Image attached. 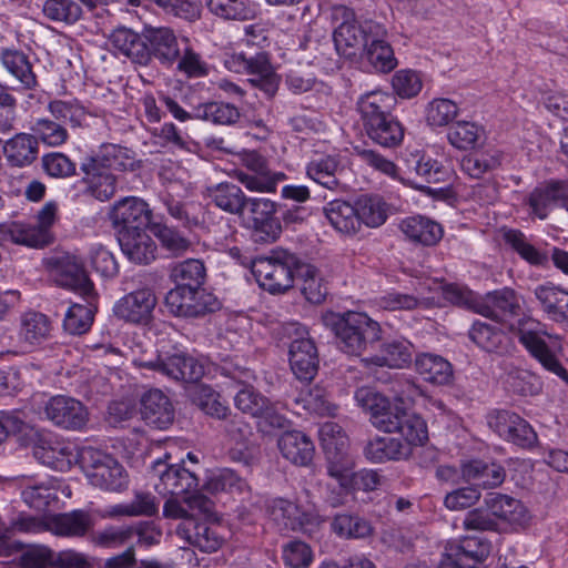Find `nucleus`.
Returning a JSON list of instances; mask_svg holds the SVG:
<instances>
[{"label": "nucleus", "mask_w": 568, "mask_h": 568, "mask_svg": "<svg viewBox=\"0 0 568 568\" xmlns=\"http://www.w3.org/2000/svg\"><path fill=\"white\" fill-rule=\"evenodd\" d=\"M394 104V95L382 91L366 93L357 102L367 136L383 148H396L404 139V128L392 114Z\"/></svg>", "instance_id": "f257e3e1"}, {"label": "nucleus", "mask_w": 568, "mask_h": 568, "mask_svg": "<svg viewBox=\"0 0 568 568\" xmlns=\"http://www.w3.org/2000/svg\"><path fill=\"white\" fill-rule=\"evenodd\" d=\"M324 324L336 337L338 348L349 355H361L381 339V326L364 313H327Z\"/></svg>", "instance_id": "f03ea898"}, {"label": "nucleus", "mask_w": 568, "mask_h": 568, "mask_svg": "<svg viewBox=\"0 0 568 568\" xmlns=\"http://www.w3.org/2000/svg\"><path fill=\"white\" fill-rule=\"evenodd\" d=\"M302 258L284 250L274 248L268 255H261L252 261V274L260 286L272 293H285L293 287Z\"/></svg>", "instance_id": "7ed1b4c3"}, {"label": "nucleus", "mask_w": 568, "mask_h": 568, "mask_svg": "<svg viewBox=\"0 0 568 568\" xmlns=\"http://www.w3.org/2000/svg\"><path fill=\"white\" fill-rule=\"evenodd\" d=\"M79 463L90 483L108 491H121L128 486V474L112 456L94 448H83Z\"/></svg>", "instance_id": "20e7f679"}, {"label": "nucleus", "mask_w": 568, "mask_h": 568, "mask_svg": "<svg viewBox=\"0 0 568 568\" xmlns=\"http://www.w3.org/2000/svg\"><path fill=\"white\" fill-rule=\"evenodd\" d=\"M383 24L365 20L364 22L344 21L334 31L333 39L337 52L346 59L359 58L371 38L386 37Z\"/></svg>", "instance_id": "39448f33"}, {"label": "nucleus", "mask_w": 568, "mask_h": 568, "mask_svg": "<svg viewBox=\"0 0 568 568\" xmlns=\"http://www.w3.org/2000/svg\"><path fill=\"white\" fill-rule=\"evenodd\" d=\"M277 204L266 197L254 196L246 197L243 205V214H240L253 229L255 241L275 242L282 226L280 220L275 216Z\"/></svg>", "instance_id": "423d86ee"}, {"label": "nucleus", "mask_w": 568, "mask_h": 568, "mask_svg": "<svg viewBox=\"0 0 568 568\" xmlns=\"http://www.w3.org/2000/svg\"><path fill=\"white\" fill-rule=\"evenodd\" d=\"M286 334L296 337L290 344V365L294 375L303 382H311L318 369V354L315 343L306 337L307 332L298 324L292 323L285 326Z\"/></svg>", "instance_id": "0eeeda50"}, {"label": "nucleus", "mask_w": 568, "mask_h": 568, "mask_svg": "<svg viewBox=\"0 0 568 568\" xmlns=\"http://www.w3.org/2000/svg\"><path fill=\"white\" fill-rule=\"evenodd\" d=\"M170 313L179 317H200L220 308V302L204 288L174 287L165 296Z\"/></svg>", "instance_id": "6e6552de"}, {"label": "nucleus", "mask_w": 568, "mask_h": 568, "mask_svg": "<svg viewBox=\"0 0 568 568\" xmlns=\"http://www.w3.org/2000/svg\"><path fill=\"white\" fill-rule=\"evenodd\" d=\"M225 64L232 71L246 72L252 75L250 82L262 89L267 95L272 97L277 91L280 80L265 52L250 57L243 52L234 53L225 61Z\"/></svg>", "instance_id": "1a4fd4ad"}, {"label": "nucleus", "mask_w": 568, "mask_h": 568, "mask_svg": "<svg viewBox=\"0 0 568 568\" xmlns=\"http://www.w3.org/2000/svg\"><path fill=\"white\" fill-rule=\"evenodd\" d=\"M44 418L54 426L72 432L85 428L89 410L82 402L70 396H52L43 406Z\"/></svg>", "instance_id": "9d476101"}, {"label": "nucleus", "mask_w": 568, "mask_h": 568, "mask_svg": "<svg viewBox=\"0 0 568 568\" xmlns=\"http://www.w3.org/2000/svg\"><path fill=\"white\" fill-rule=\"evenodd\" d=\"M488 424L501 438L520 448L530 449L538 443L534 428L514 412L497 410L489 416Z\"/></svg>", "instance_id": "9b49d317"}, {"label": "nucleus", "mask_w": 568, "mask_h": 568, "mask_svg": "<svg viewBox=\"0 0 568 568\" xmlns=\"http://www.w3.org/2000/svg\"><path fill=\"white\" fill-rule=\"evenodd\" d=\"M110 219L118 232H138L152 230V210L149 204L139 197L129 196L118 201L111 212Z\"/></svg>", "instance_id": "f8f14e48"}, {"label": "nucleus", "mask_w": 568, "mask_h": 568, "mask_svg": "<svg viewBox=\"0 0 568 568\" xmlns=\"http://www.w3.org/2000/svg\"><path fill=\"white\" fill-rule=\"evenodd\" d=\"M490 554V544L477 537H465L449 544L439 568H478Z\"/></svg>", "instance_id": "ddd939ff"}, {"label": "nucleus", "mask_w": 568, "mask_h": 568, "mask_svg": "<svg viewBox=\"0 0 568 568\" xmlns=\"http://www.w3.org/2000/svg\"><path fill=\"white\" fill-rule=\"evenodd\" d=\"M244 166L251 172H239L237 179L246 189L257 192H274L284 173H272L266 159L256 151L246 152L242 158Z\"/></svg>", "instance_id": "4468645a"}, {"label": "nucleus", "mask_w": 568, "mask_h": 568, "mask_svg": "<svg viewBox=\"0 0 568 568\" xmlns=\"http://www.w3.org/2000/svg\"><path fill=\"white\" fill-rule=\"evenodd\" d=\"M54 282L83 296L85 301L95 300L93 283L81 262L74 256H64L55 262L53 270Z\"/></svg>", "instance_id": "2eb2a0df"}, {"label": "nucleus", "mask_w": 568, "mask_h": 568, "mask_svg": "<svg viewBox=\"0 0 568 568\" xmlns=\"http://www.w3.org/2000/svg\"><path fill=\"white\" fill-rule=\"evenodd\" d=\"M156 305L155 294L151 288H140L121 297L114 305V315L134 324H148Z\"/></svg>", "instance_id": "dca6fc26"}, {"label": "nucleus", "mask_w": 568, "mask_h": 568, "mask_svg": "<svg viewBox=\"0 0 568 568\" xmlns=\"http://www.w3.org/2000/svg\"><path fill=\"white\" fill-rule=\"evenodd\" d=\"M176 535L190 546L206 554L217 551L224 544V537L221 535L219 526L210 525L197 518L186 519L179 524Z\"/></svg>", "instance_id": "f3484780"}, {"label": "nucleus", "mask_w": 568, "mask_h": 568, "mask_svg": "<svg viewBox=\"0 0 568 568\" xmlns=\"http://www.w3.org/2000/svg\"><path fill=\"white\" fill-rule=\"evenodd\" d=\"M154 471L160 477V481L155 485V489L163 495L184 497L199 485L195 474L180 465L168 466L164 462L158 460L154 464Z\"/></svg>", "instance_id": "a211bd4d"}, {"label": "nucleus", "mask_w": 568, "mask_h": 568, "mask_svg": "<svg viewBox=\"0 0 568 568\" xmlns=\"http://www.w3.org/2000/svg\"><path fill=\"white\" fill-rule=\"evenodd\" d=\"M109 41L119 54L128 58L132 63L144 67L150 64L146 28L141 34L130 28L119 27L111 32Z\"/></svg>", "instance_id": "6ab92c4d"}, {"label": "nucleus", "mask_w": 568, "mask_h": 568, "mask_svg": "<svg viewBox=\"0 0 568 568\" xmlns=\"http://www.w3.org/2000/svg\"><path fill=\"white\" fill-rule=\"evenodd\" d=\"M80 170L83 173L84 193L102 202L110 200L115 194L116 178L103 164L87 156L80 164Z\"/></svg>", "instance_id": "aec40b11"}, {"label": "nucleus", "mask_w": 568, "mask_h": 568, "mask_svg": "<svg viewBox=\"0 0 568 568\" xmlns=\"http://www.w3.org/2000/svg\"><path fill=\"white\" fill-rule=\"evenodd\" d=\"M0 61L10 77L12 89L33 90L38 87L37 74L27 53L18 49H2Z\"/></svg>", "instance_id": "412c9836"}, {"label": "nucleus", "mask_w": 568, "mask_h": 568, "mask_svg": "<svg viewBox=\"0 0 568 568\" xmlns=\"http://www.w3.org/2000/svg\"><path fill=\"white\" fill-rule=\"evenodd\" d=\"M518 339L528 353L548 372L568 383V372L538 331L528 327L518 329Z\"/></svg>", "instance_id": "4be33fe9"}, {"label": "nucleus", "mask_w": 568, "mask_h": 568, "mask_svg": "<svg viewBox=\"0 0 568 568\" xmlns=\"http://www.w3.org/2000/svg\"><path fill=\"white\" fill-rule=\"evenodd\" d=\"M474 311L497 322H504L519 314V298L514 290L505 287L490 292L484 298L478 300L474 304Z\"/></svg>", "instance_id": "5701e85b"}, {"label": "nucleus", "mask_w": 568, "mask_h": 568, "mask_svg": "<svg viewBox=\"0 0 568 568\" xmlns=\"http://www.w3.org/2000/svg\"><path fill=\"white\" fill-rule=\"evenodd\" d=\"M141 416L148 425L166 429L174 422L175 410L162 390L151 389L141 398Z\"/></svg>", "instance_id": "b1692460"}, {"label": "nucleus", "mask_w": 568, "mask_h": 568, "mask_svg": "<svg viewBox=\"0 0 568 568\" xmlns=\"http://www.w3.org/2000/svg\"><path fill=\"white\" fill-rule=\"evenodd\" d=\"M146 31L150 62L152 58H155L162 65H173L181 54V48L175 32L168 27H149Z\"/></svg>", "instance_id": "393cba45"}, {"label": "nucleus", "mask_w": 568, "mask_h": 568, "mask_svg": "<svg viewBox=\"0 0 568 568\" xmlns=\"http://www.w3.org/2000/svg\"><path fill=\"white\" fill-rule=\"evenodd\" d=\"M529 205L539 219L544 220L548 211L559 206L568 210V182L550 181L535 189L529 195Z\"/></svg>", "instance_id": "a878e982"}, {"label": "nucleus", "mask_w": 568, "mask_h": 568, "mask_svg": "<svg viewBox=\"0 0 568 568\" xmlns=\"http://www.w3.org/2000/svg\"><path fill=\"white\" fill-rule=\"evenodd\" d=\"M2 151L9 166L21 169L38 159L39 142L33 134L17 133L4 142Z\"/></svg>", "instance_id": "bb28decb"}, {"label": "nucleus", "mask_w": 568, "mask_h": 568, "mask_svg": "<svg viewBox=\"0 0 568 568\" xmlns=\"http://www.w3.org/2000/svg\"><path fill=\"white\" fill-rule=\"evenodd\" d=\"M122 252L136 264H149L155 260L156 245L146 230L135 232H118Z\"/></svg>", "instance_id": "cd10ccee"}, {"label": "nucleus", "mask_w": 568, "mask_h": 568, "mask_svg": "<svg viewBox=\"0 0 568 568\" xmlns=\"http://www.w3.org/2000/svg\"><path fill=\"white\" fill-rule=\"evenodd\" d=\"M534 295L542 312L556 323L568 322V292L550 283L538 285Z\"/></svg>", "instance_id": "c85d7f7f"}, {"label": "nucleus", "mask_w": 568, "mask_h": 568, "mask_svg": "<svg viewBox=\"0 0 568 568\" xmlns=\"http://www.w3.org/2000/svg\"><path fill=\"white\" fill-rule=\"evenodd\" d=\"M162 375L173 381L197 383L204 376V366L185 353L165 354Z\"/></svg>", "instance_id": "c756f323"}, {"label": "nucleus", "mask_w": 568, "mask_h": 568, "mask_svg": "<svg viewBox=\"0 0 568 568\" xmlns=\"http://www.w3.org/2000/svg\"><path fill=\"white\" fill-rule=\"evenodd\" d=\"M322 447L328 462V475L335 478L338 485H347L349 481L347 469L353 467V460L348 456L347 435L344 433Z\"/></svg>", "instance_id": "7c9ffc66"}, {"label": "nucleus", "mask_w": 568, "mask_h": 568, "mask_svg": "<svg viewBox=\"0 0 568 568\" xmlns=\"http://www.w3.org/2000/svg\"><path fill=\"white\" fill-rule=\"evenodd\" d=\"M399 229L409 241L424 246L436 245L444 234L440 224L422 215L406 217Z\"/></svg>", "instance_id": "2f4dec72"}, {"label": "nucleus", "mask_w": 568, "mask_h": 568, "mask_svg": "<svg viewBox=\"0 0 568 568\" xmlns=\"http://www.w3.org/2000/svg\"><path fill=\"white\" fill-rule=\"evenodd\" d=\"M485 505L491 509L498 525L500 523L520 525L527 519V509L524 504L510 496L489 493L485 497Z\"/></svg>", "instance_id": "473e14b6"}, {"label": "nucleus", "mask_w": 568, "mask_h": 568, "mask_svg": "<svg viewBox=\"0 0 568 568\" xmlns=\"http://www.w3.org/2000/svg\"><path fill=\"white\" fill-rule=\"evenodd\" d=\"M277 445L283 457L298 466L308 465L315 453L313 442L298 430L284 433Z\"/></svg>", "instance_id": "72a5a7b5"}, {"label": "nucleus", "mask_w": 568, "mask_h": 568, "mask_svg": "<svg viewBox=\"0 0 568 568\" xmlns=\"http://www.w3.org/2000/svg\"><path fill=\"white\" fill-rule=\"evenodd\" d=\"M469 338L480 348L498 355L508 354L511 348V339L501 329L486 323L476 322L469 329Z\"/></svg>", "instance_id": "f704fd0d"}, {"label": "nucleus", "mask_w": 568, "mask_h": 568, "mask_svg": "<svg viewBox=\"0 0 568 568\" xmlns=\"http://www.w3.org/2000/svg\"><path fill=\"white\" fill-rule=\"evenodd\" d=\"M415 369L424 381L435 385H447L453 379V366L440 355L432 353L417 355Z\"/></svg>", "instance_id": "c9c22d12"}, {"label": "nucleus", "mask_w": 568, "mask_h": 568, "mask_svg": "<svg viewBox=\"0 0 568 568\" xmlns=\"http://www.w3.org/2000/svg\"><path fill=\"white\" fill-rule=\"evenodd\" d=\"M464 481H475L478 487L494 488L501 485L506 477L503 466L483 460H470L463 464Z\"/></svg>", "instance_id": "e433bc0d"}, {"label": "nucleus", "mask_w": 568, "mask_h": 568, "mask_svg": "<svg viewBox=\"0 0 568 568\" xmlns=\"http://www.w3.org/2000/svg\"><path fill=\"white\" fill-rule=\"evenodd\" d=\"M91 526V516L83 510L59 514L47 521L48 530L57 536L63 537H82Z\"/></svg>", "instance_id": "4c0bfd02"}, {"label": "nucleus", "mask_w": 568, "mask_h": 568, "mask_svg": "<svg viewBox=\"0 0 568 568\" xmlns=\"http://www.w3.org/2000/svg\"><path fill=\"white\" fill-rule=\"evenodd\" d=\"M364 454L373 463H383L406 459L410 456L412 449L397 438L377 436L367 443Z\"/></svg>", "instance_id": "58836bf2"}, {"label": "nucleus", "mask_w": 568, "mask_h": 568, "mask_svg": "<svg viewBox=\"0 0 568 568\" xmlns=\"http://www.w3.org/2000/svg\"><path fill=\"white\" fill-rule=\"evenodd\" d=\"M384 38H371L359 59L362 63H367L374 71L388 73L396 68L397 59L393 48Z\"/></svg>", "instance_id": "ea45409f"}, {"label": "nucleus", "mask_w": 568, "mask_h": 568, "mask_svg": "<svg viewBox=\"0 0 568 568\" xmlns=\"http://www.w3.org/2000/svg\"><path fill=\"white\" fill-rule=\"evenodd\" d=\"M207 196L220 210L240 215L243 214V205L246 195L242 189L231 182H221L206 189Z\"/></svg>", "instance_id": "a19ab883"}, {"label": "nucleus", "mask_w": 568, "mask_h": 568, "mask_svg": "<svg viewBox=\"0 0 568 568\" xmlns=\"http://www.w3.org/2000/svg\"><path fill=\"white\" fill-rule=\"evenodd\" d=\"M324 213L332 226L344 234H355L359 229L356 204L334 200L326 204Z\"/></svg>", "instance_id": "79ce46f5"}, {"label": "nucleus", "mask_w": 568, "mask_h": 568, "mask_svg": "<svg viewBox=\"0 0 568 568\" xmlns=\"http://www.w3.org/2000/svg\"><path fill=\"white\" fill-rule=\"evenodd\" d=\"M90 156L100 164H103L110 172L135 171L140 168L139 161L134 158V153L128 148L116 144H103L98 153Z\"/></svg>", "instance_id": "37998d69"}, {"label": "nucleus", "mask_w": 568, "mask_h": 568, "mask_svg": "<svg viewBox=\"0 0 568 568\" xmlns=\"http://www.w3.org/2000/svg\"><path fill=\"white\" fill-rule=\"evenodd\" d=\"M296 276L301 280V293L312 304L325 301L328 288L321 272L312 264L302 261Z\"/></svg>", "instance_id": "c03bdc74"}, {"label": "nucleus", "mask_w": 568, "mask_h": 568, "mask_svg": "<svg viewBox=\"0 0 568 568\" xmlns=\"http://www.w3.org/2000/svg\"><path fill=\"white\" fill-rule=\"evenodd\" d=\"M331 527L338 537L346 539H364L374 534L371 521L354 514H336Z\"/></svg>", "instance_id": "a18cd8bd"}, {"label": "nucleus", "mask_w": 568, "mask_h": 568, "mask_svg": "<svg viewBox=\"0 0 568 568\" xmlns=\"http://www.w3.org/2000/svg\"><path fill=\"white\" fill-rule=\"evenodd\" d=\"M342 172L339 161L332 155L311 161L306 169V173L312 180L328 190H335L339 186Z\"/></svg>", "instance_id": "49530a36"}, {"label": "nucleus", "mask_w": 568, "mask_h": 568, "mask_svg": "<svg viewBox=\"0 0 568 568\" xmlns=\"http://www.w3.org/2000/svg\"><path fill=\"white\" fill-rule=\"evenodd\" d=\"M206 271L202 261L190 258L175 264L170 272L175 287L202 288Z\"/></svg>", "instance_id": "de8ad7c7"}, {"label": "nucleus", "mask_w": 568, "mask_h": 568, "mask_svg": "<svg viewBox=\"0 0 568 568\" xmlns=\"http://www.w3.org/2000/svg\"><path fill=\"white\" fill-rule=\"evenodd\" d=\"M371 361L377 366H388L393 368H402L412 361V345L407 341H390L384 343L381 354L373 356Z\"/></svg>", "instance_id": "09e8293b"}, {"label": "nucleus", "mask_w": 568, "mask_h": 568, "mask_svg": "<svg viewBox=\"0 0 568 568\" xmlns=\"http://www.w3.org/2000/svg\"><path fill=\"white\" fill-rule=\"evenodd\" d=\"M207 9L224 20L245 21L255 17V9L248 0H206Z\"/></svg>", "instance_id": "8fccbe9b"}, {"label": "nucleus", "mask_w": 568, "mask_h": 568, "mask_svg": "<svg viewBox=\"0 0 568 568\" xmlns=\"http://www.w3.org/2000/svg\"><path fill=\"white\" fill-rule=\"evenodd\" d=\"M356 207L359 226L364 223L369 227H377L387 219V204L378 195H361Z\"/></svg>", "instance_id": "3c124183"}, {"label": "nucleus", "mask_w": 568, "mask_h": 568, "mask_svg": "<svg viewBox=\"0 0 568 568\" xmlns=\"http://www.w3.org/2000/svg\"><path fill=\"white\" fill-rule=\"evenodd\" d=\"M501 164V153L497 150L476 152L464 156L462 169L474 179H480L485 173L498 169Z\"/></svg>", "instance_id": "603ef678"}, {"label": "nucleus", "mask_w": 568, "mask_h": 568, "mask_svg": "<svg viewBox=\"0 0 568 568\" xmlns=\"http://www.w3.org/2000/svg\"><path fill=\"white\" fill-rule=\"evenodd\" d=\"M130 351L132 363L136 367L145 368L162 375L165 354L160 353L150 341H136L133 343Z\"/></svg>", "instance_id": "864d4df0"}, {"label": "nucleus", "mask_w": 568, "mask_h": 568, "mask_svg": "<svg viewBox=\"0 0 568 568\" xmlns=\"http://www.w3.org/2000/svg\"><path fill=\"white\" fill-rule=\"evenodd\" d=\"M42 13L50 21L73 24L80 20L82 9L74 0H44Z\"/></svg>", "instance_id": "5fc2aeb1"}, {"label": "nucleus", "mask_w": 568, "mask_h": 568, "mask_svg": "<svg viewBox=\"0 0 568 568\" xmlns=\"http://www.w3.org/2000/svg\"><path fill=\"white\" fill-rule=\"evenodd\" d=\"M9 241L27 246L39 245L45 242V233L20 223L0 224V245Z\"/></svg>", "instance_id": "6e6d98bb"}, {"label": "nucleus", "mask_w": 568, "mask_h": 568, "mask_svg": "<svg viewBox=\"0 0 568 568\" xmlns=\"http://www.w3.org/2000/svg\"><path fill=\"white\" fill-rule=\"evenodd\" d=\"M395 433L399 434L405 442L403 444L412 446L423 445L428 439V430L425 420L415 413H406L402 415L398 428Z\"/></svg>", "instance_id": "4d7b16f0"}, {"label": "nucleus", "mask_w": 568, "mask_h": 568, "mask_svg": "<svg viewBox=\"0 0 568 568\" xmlns=\"http://www.w3.org/2000/svg\"><path fill=\"white\" fill-rule=\"evenodd\" d=\"M22 498L37 510H45L51 503L58 500L57 489L52 480L27 485L22 490Z\"/></svg>", "instance_id": "13d9d810"}, {"label": "nucleus", "mask_w": 568, "mask_h": 568, "mask_svg": "<svg viewBox=\"0 0 568 568\" xmlns=\"http://www.w3.org/2000/svg\"><path fill=\"white\" fill-rule=\"evenodd\" d=\"M195 118L211 121L215 124L231 125L240 119V111L230 103L209 102L197 108Z\"/></svg>", "instance_id": "bf43d9fd"}, {"label": "nucleus", "mask_w": 568, "mask_h": 568, "mask_svg": "<svg viewBox=\"0 0 568 568\" xmlns=\"http://www.w3.org/2000/svg\"><path fill=\"white\" fill-rule=\"evenodd\" d=\"M505 242L525 261L534 265H541L547 256L536 248L519 230H508L504 233Z\"/></svg>", "instance_id": "052dcab7"}, {"label": "nucleus", "mask_w": 568, "mask_h": 568, "mask_svg": "<svg viewBox=\"0 0 568 568\" xmlns=\"http://www.w3.org/2000/svg\"><path fill=\"white\" fill-rule=\"evenodd\" d=\"M51 331L49 318L39 312H27L21 318V336L30 344L45 339Z\"/></svg>", "instance_id": "680f3d73"}, {"label": "nucleus", "mask_w": 568, "mask_h": 568, "mask_svg": "<svg viewBox=\"0 0 568 568\" xmlns=\"http://www.w3.org/2000/svg\"><path fill=\"white\" fill-rule=\"evenodd\" d=\"M192 399L207 416L225 419L229 415V407L220 400V395L209 386L200 385L194 392Z\"/></svg>", "instance_id": "e2e57ef3"}, {"label": "nucleus", "mask_w": 568, "mask_h": 568, "mask_svg": "<svg viewBox=\"0 0 568 568\" xmlns=\"http://www.w3.org/2000/svg\"><path fill=\"white\" fill-rule=\"evenodd\" d=\"M158 507L155 497L150 493H136L130 503L114 506L112 514L126 517L153 516Z\"/></svg>", "instance_id": "0e129e2a"}, {"label": "nucleus", "mask_w": 568, "mask_h": 568, "mask_svg": "<svg viewBox=\"0 0 568 568\" xmlns=\"http://www.w3.org/2000/svg\"><path fill=\"white\" fill-rule=\"evenodd\" d=\"M92 301H87L88 305L73 304L69 307L64 321V329L72 335L85 333L93 322Z\"/></svg>", "instance_id": "69168bd1"}, {"label": "nucleus", "mask_w": 568, "mask_h": 568, "mask_svg": "<svg viewBox=\"0 0 568 568\" xmlns=\"http://www.w3.org/2000/svg\"><path fill=\"white\" fill-rule=\"evenodd\" d=\"M483 134V130L474 122L459 121L453 124L447 133L450 144L459 150L474 148Z\"/></svg>", "instance_id": "338daca9"}, {"label": "nucleus", "mask_w": 568, "mask_h": 568, "mask_svg": "<svg viewBox=\"0 0 568 568\" xmlns=\"http://www.w3.org/2000/svg\"><path fill=\"white\" fill-rule=\"evenodd\" d=\"M31 131L37 141H41L48 146H60L68 140L67 129L49 119H39L31 126Z\"/></svg>", "instance_id": "774afa93"}]
</instances>
